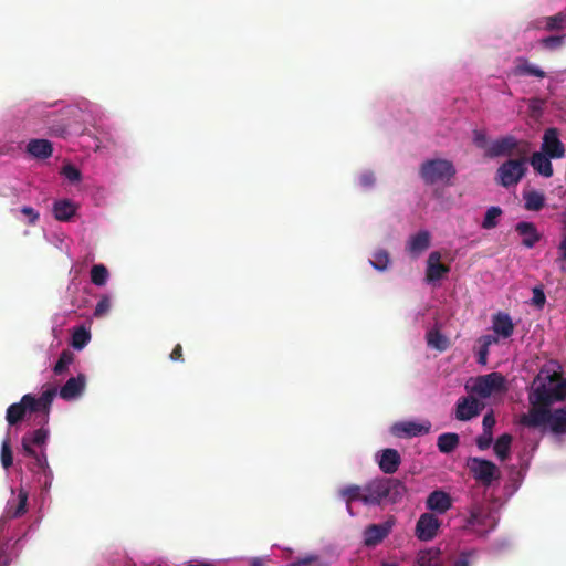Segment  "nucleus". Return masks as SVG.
I'll return each mask as SVG.
<instances>
[{
  "mask_svg": "<svg viewBox=\"0 0 566 566\" xmlns=\"http://www.w3.org/2000/svg\"><path fill=\"white\" fill-rule=\"evenodd\" d=\"M528 399L536 405L551 407L566 399V379L558 373L541 370L532 382Z\"/></svg>",
  "mask_w": 566,
  "mask_h": 566,
  "instance_id": "1",
  "label": "nucleus"
},
{
  "mask_svg": "<svg viewBox=\"0 0 566 566\" xmlns=\"http://www.w3.org/2000/svg\"><path fill=\"white\" fill-rule=\"evenodd\" d=\"M406 492L401 481L394 478L374 479L365 484L363 504L367 506L399 502Z\"/></svg>",
  "mask_w": 566,
  "mask_h": 566,
  "instance_id": "2",
  "label": "nucleus"
},
{
  "mask_svg": "<svg viewBox=\"0 0 566 566\" xmlns=\"http://www.w3.org/2000/svg\"><path fill=\"white\" fill-rule=\"evenodd\" d=\"M419 174L427 185L444 184L451 185V180L457 174L452 161L448 159H428L420 166Z\"/></svg>",
  "mask_w": 566,
  "mask_h": 566,
  "instance_id": "3",
  "label": "nucleus"
},
{
  "mask_svg": "<svg viewBox=\"0 0 566 566\" xmlns=\"http://www.w3.org/2000/svg\"><path fill=\"white\" fill-rule=\"evenodd\" d=\"M526 156L516 159H507L496 170L495 180L504 188L516 186L527 171Z\"/></svg>",
  "mask_w": 566,
  "mask_h": 566,
  "instance_id": "4",
  "label": "nucleus"
},
{
  "mask_svg": "<svg viewBox=\"0 0 566 566\" xmlns=\"http://www.w3.org/2000/svg\"><path fill=\"white\" fill-rule=\"evenodd\" d=\"M528 150V143L517 140L512 135H506L491 143L486 148L485 156L489 158L512 155L526 156Z\"/></svg>",
  "mask_w": 566,
  "mask_h": 566,
  "instance_id": "5",
  "label": "nucleus"
},
{
  "mask_svg": "<svg viewBox=\"0 0 566 566\" xmlns=\"http://www.w3.org/2000/svg\"><path fill=\"white\" fill-rule=\"evenodd\" d=\"M469 516L465 522V528L472 530L479 535L488 533L494 528L495 521L490 509L481 502H474L469 506Z\"/></svg>",
  "mask_w": 566,
  "mask_h": 566,
  "instance_id": "6",
  "label": "nucleus"
},
{
  "mask_svg": "<svg viewBox=\"0 0 566 566\" xmlns=\"http://www.w3.org/2000/svg\"><path fill=\"white\" fill-rule=\"evenodd\" d=\"M505 390V378L501 373L496 371L476 377L470 388L472 394L481 398H489L492 395L501 394Z\"/></svg>",
  "mask_w": 566,
  "mask_h": 566,
  "instance_id": "7",
  "label": "nucleus"
},
{
  "mask_svg": "<svg viewBox=\"0 0 566 566\" xmlns=\"http://www.w3.org/2000/svg\"><path fill=\"white\" fill-rule=\"evenodd\" d=\"M467 465L472 476L485 486L500 478L497 467L490 460L472 457L468 459Z\"/></svg>",
  "mask_w": 566,
  "mask_h": 566,
  "instance_id": "8",
  "label": "nucleus"
},
{
  "mask_svg": "<svg viewBox=\"0 0 566 566\" xmlns=\"http://www.w3.org/2000/svg\"><path fill=\"white\" fill-rule=\"evenodd\" d=\"M484 402L469 395L458 399L455 405V418L460 421H468L480 415L484 409Z\"/></svg>",
  "mask_w": 566,
  "mask_h": 566,
  "instance_id": "9",
  "label": "nucleus"
},
{
  "mask_svg": "<svg viewBox=\"0 0 566 566\" xmlns=\"http://www.w3.org/2000/svg\"><path fill=\"white\" fill-rule=\"evenodd\" d=\"M441 525L439 518L432 513H423L416 523L415 535L420 541H431L436 537Z\"/></svg>",
  "mask_w": 566,
  "mask_h": 566,
  "instance_id": "10",
  "label": "nucleus"
},
{
  "mask_svg": "<svg viewBox=\"0 0 566 566\" xmlns=\"http://www.w3.org/2000/svg\"><path fill=\"white\" fill-rule=\"evenodd\" d=\"M541 151L553 159L563 158L565 156V146L559 139L557 128H547L544 132Z\"/></svg>",
  "mask_w": 566,
  "mask_h": 566,
  "instance_id": "11",
  "label": "nucleus"
},
{
  "mask_svg": "<svg viewBox=\"0 0 566 566\" xmlns=\"http://www.w3.org/2000/svg\"><path fill=\"white\" fill-rule=\"evenodd\" d=\"M531 408L527 413H523L520 417V423L527 428H538L542 426H546L548 406L536 405L534 400L528 399Z\"/></svg>",
  "mask_w": 566,
  "mask_h": 566,
  "instance_id": "12",
  "label": "nucleus"
},
{
  "mask_svg": "<svg viewBox=\"0 0 566 566\" xmlns=\"http://www.w3.org/2000/svg\"><path fill=\"white\" fill-rule=\"evenodd\" d=\"M431 423L423 421L421 423L415 421H401L392 426L391 432L397 437L412 438L423 436L430 432Z\"/></svg>",
  "mask_w": 566,
  "mask_h": 566,
  "instance_id": "13",
  "label": "nucleus"
},
{
  "mask_svg": "<svg viewBox=\"0 0 566 566\" xmlns=\"http://www.w3.org/2000/svg\"><path fill=\"white\" fill-rule=\"evenodd\" d=\"M48 438L49 430L44 427L27 432L21 440L24 455H35L36 451L34 450V447H39L41 450H44Z\"/></svg>",
  "mask_w": 566,
  "mask_h": 566,
  "instance_id": "14",
  "label": "nucleus"
},
{
  "mask_svg": "<svg viewBox=\"0 0 566 566\" xmlns=\"http://www.w3.org/2000/svg\"><path fill=\"white\" fill-rule=\"evenodd\" d=\"M392 522L386 521L380 524H370L364 530V544L367 547H375L381 543L391 532Z\"/></svg>",
  "mask_w": 566,
  "mask_h": 566,
  "instance_id": "15",
  "label": "nucleus"
},
{
  "mask_svg": "<svg viewBox=\"0 0 566 566\" xmlns=\"http://www.w3.org/2000/svg\"><path fill=\"white\" fill-rule=\"evenodd\" d=\"M31 403H33V395L27 394L19 402L10 405L6 412V420L9 426H15L22 421L27 412H31Z\"/></svg>",
  "mask_w": 566,
  "mask_h": 566,
  "instance_id": "16",
  "label": "nucleus"
},
{
  "mask_svg": "<svg viewBox=\"0 0 566 566\" xmlns=\"http://www.w3.org/2000/svg\"><path fill=\"white\" fill-rule=\"evenodd\" d=\"M511 74L515 77L534 76L537 78L546 77V72L539 66L530 62L525 56H517L514 59V66Z\"/></svg>",
  "mask_w": 566,
  "mask_h": 566,
  "instance_id": "17",
  "label": "nucleus"
},
{
  "mask_svg": "<svg viewBox=\"0 0 566 566\" xmlns=\"http://www.w3.org/2000/svg\"><path fill=\"white\" fill-rule=\"evenodd\" d=\"M450 272V266L441 263V253L432 251L427 260L426 279L428 282L441 280Z\"/></svg>",
  "mask_w": 566,
  "mask_h": 566,
  "instance_id": "18",
  "label": "nucleus"
},
{
  "mask_svg": "<svg viewBox=\"0 0 566 566\" xmlns=\"http://www.w3.org/2000/svg\"><path fill=\"white\" fill-rule=\"evenodd\" d=\"M492 331L497 337L510 338L514 333V323L505 312H497L492 315Z\"/></svg>",
  "mask_w": 566,
  "mask_h": 566,
  "instance_id": "19",
  "label": "nucleus"
},
{
  "mask_svg": "<svg viewBox=\"0 0 566 566\" xmlns=\"http://www.w3.org/2000/svg\"><path fill=\"white\" fill-rule=\"evenodd\" d=\"M56 395V389L54 387L46 389L42 392L39 398L33 396V403L30 405L31 412H40L43 415V422L46 423L49 421V415L51 410V405Z\"/></svg>",
  "mask_w": 566,
  "mask_h": 566,
  "instance_id": "20",
  "label": "nucleus"
},
{
  "mask_svg": "<svg viewBox=\"0 0 566 566\" xmlns=\"http://www.w3.org/2000/svg\"><path fill=\"white\" fill-rule=\"evenodd\" d=\"M56 395V389L54 387L46 389L42 392L39 398L33 396V403L30 405L31 412H40L43 415V422L46 423L49 421V415L51 410V405Z\"/></svg>",
  "mask_w": 566,
  "mask_h": 566,
  "instance_id": "21",
  "label": "nucleus"
},
{
  "mask_svg": "<svg viewBox=\"0 0 566 566\" xmlns=\"http://www.w3.org/2000/svg\"><path fill=\"white\" fill-rule=\"evenodd\" d=\"M426 504L429 510L443 514L452 506V500L447 492L436 490L429 494Z\"/></svg>",
  "mask_w": 566,
  "mask_h": 566,
  "instance_id": "22",
  "label": "nucleus"
},
{
  "mask_svg": "<svg viewBox=\"0 0 566 566\" xmlns=\"http://www.w3.org/2000/svg\"><path fill=\"white\" fill-rule=\"evenodd\" d=\"M546 426L557 436L566 434V408L548 409Z\"/></svg>",
  "mask_w": 566,
  "mask_h": 566,
  "instance_id": "23",
  "label": "nucleus"
},
{
  "mask_svg": "<svg viewBox=\"0 0 566 566\" xmlns=\"http://www.w3.org/2000/svg\"><path fill=\"white\" fill-rule=\"evenodd\" d=\"M515 230L523 237L522 244L526 248H533L541 240V234L532 222L521 221L515 226Z\"/></svg>",
  "mask_w": 566,
  "mask_h": 566,
  "instance_id": "24",
  "label": "nucleus"
},
{
  "mask_svg": "<svg viewBox=\"0 0 566 566\" xmlns=\"http://www.w3.org/2000/svg\"><path fill=\"white\" fill-rule=\"evenodd\" d=\"M28 504V492L23 489L19 490L18 497L8 501L4 517L7 518H17L22 516L27 512Z\"/></svg>",
  "mask_w": 566,
  "mask_h": 566,
  "instance_id": "25",
  "label": "nucleus"
},
{
  "mask_svg": "<svg viewBox=\"0 0 566 566\" xmlns=\"http://www.w3.org/2000/svg\"><path fill=\"white\" fill-rule=\"evenodd\" d=\"M85 387V376L78 375L71 377L60 389V397L65 400L76 398L82 394Z\"/></svg>",
  "mask_w": 566,
  "mask_h": 566,
  "instance_id": "26",
  "label": "nucleus"
},
{
  "mask_svg": "<svg viewBox=\"0 0 566 566\" xmlns=\"http://www.w3.org/2000/svg\"><path fill=\"white\" fill-rule=\"evenodd\" d=\"M401 463L400 454L395 449H385L379 459V468L386 474L395 473Z\"/></svg>",
  "mask_w": 566,
  "mask_h": 566,
  "instance_id": "27",
  "label": "nucleus"
},
{
  "mask_svg": "<svg viewBox=\"0 0 566 566\" xmlns=\"http://www.w3.org/2000/svg\"><path fill=\"white\" fill-rule=\"evenodd\" d=\"M551 159L552 158L548 157L545 153L535 151L530 159V164L537 174L545 178H549L554 174Z\"/></svg>",
  "mask_w": 566,
  "mask_h": 566,
  "instance_id": "28",
  "label": "nucleus"
},
{
  "mask_svg": "<svg viewBox=\"0 0 566 566\" xmlns=\"http://www.w3.org/2000/svg\"><path fill=\"white\" fill-rule=\"evenodd\" d=\"M339 496L346 502L347 512L350 515H354L352 510V503L355 501H360L363 503V499L365 495V485H356L350 484L339 490Z\"/></svg>",
  "mask_w": 566,
  "mask_h": 566,
  "instance_id": "29",
  "label": "nucleus"
},
{
  "mask_svg": "<svg viewBox=\"0 0 566 566\" xmlns=\"http://www.w3.org/2000/svg\"><path fill=\"white\" fill-rule=\"evenodd\" d=\"M28 153L38 159H46L52 156V143L48 139H31L27 146Z\"/></svg>",
  "mask_w": 566,
  "mask_h": 566,
  "instance_id": "30",
  "label": "nucleus"
},
{
  "mask_svg": "<svg viewBox=\"0 0 566 566\" xmlns=\"http://www.w3.org/2000/svg\"><path fill=\"white\" fill-rule=\"evenodd\" d=\"M413 566H443L441 551L434 547L420 551Z\"/></svg>",
  "mask_w": 566,
  "mask_h": 566,
  "instance_id": "31",
  "label": "nucleus"
},
{
  "mask_svg": "<svg viewBox=\"0 0 566 566\" xmlns=\"http://www.w3.org/2000/svg\"><path fill=\"white\" fill-rule=\"evenodd\" d=\"M430 245V233L428 231H419L408 241V251L413 255H419Z\"/></svg>",
  "mask_w": 566,
  "mask_h": 566,
  "instance_id": "32",
  "label": "nucleus"
},
{
  "mask_svg": "<svg viewBox=\"0 0 566 566\" xmlns=\"http://www.w3.org/2000/svg\"><path fill=\"white\" fill-rule=\"evenodd\" d=\"M75 211V206L70 200H59L53 205V214L59 221H69Z\"/></svg>",
  "mask_w": 566,
  "mask_h": 566,
  "instance_id": "33",
  "label": "nucleus"
},
{
  "mask_svg": "<svg viewBox=\"0 0 566 566\" xmlns=\"http://www.w3.org/2000/svg\"><path fill=\"white\" fill-rule=\"evenodd\" d=\"M28 457L32 459V461L29 463L28 468L33 473H42L44 475H48L51 473L45 450L35 452V455H28Z\"/></svg>",
  "mask_w": 566,
  "mask_h": 566,
  "instance_id": "34",
  "label": "nucleus"
},
{
  "mask_svg": "<svg viewBox=\"0 0 566 566\" xmlns=\"http://www.w3.org/2000/svg\"><path fill=\"white\" fill-rule=\"evenodd\" d=\"M460 443L458 433L447 432L438 437L437 446L440 452L451 453L457 449Z\"/></svg>",
  "mask_w": 566,
  "mask_h": 566,
  "instance_id": "35",
  "label": "nucleus"
},
{
  "mask_svg": "<svg viewBox=\"0 0 566 566\" xmlns=\"http://www.w3.org/2000/svg\"><path fill=\"white\" fill-rule=\"evenodd\" d=\"M523 199L525 201L524 207L528 211H539L545 206V196L536 190L524 192Z\"/></svg>",
  "mask_w": 566,
  "mask_h": 566,
  "instance_id": "36",
  "label": "nucleus"
},
{
  "mask_svg": "<svg viewBox=\"0 0 566 566\" xmlns=\"http://www.w3.org/2000/svg\"><path fill=\"white\" fill-rule=\"evenodd\" d=\"M512 443V436L509 433H503L497 438L494 443V452L499 457L500 460H505L509 457L510 449Z\"/></svg>",
  "mask_w": 566,
  "mask_h": 566,
  "instance_id": "37",
  "label": "nucleus"
},
{
  "mask_svg": "<svg viewBox=\"0 0 566 566\" xmlns=\"http://www.w3.org/2000/svg\"><path fill=\"white\" fill-rule=\"evenodd\" d=\"M109 277L107 268L104 264H94L91 269V282L96 286H104Z\"/></svg>",
  "mask_w": 566,
  "mask_h": 566,
  "instance_id": "38",
  "label": "nucleus"
},
{
  "mask_svg": "<svg viewBox=\"0 0 566 566\" xmlns=\"http://www.w3.org/2000/svg\"><path fill=\"white\" fill-rule=\"evenodd\" d=\"M74 360V354L69 350V349H64L62 350L54 368H53V371L55 375H62L64 374L69 366L73 363Z\"/></svg>",
  "mask_w": 566,
  "mask_h": 566,
  "instance_id": "39",
  "label": "nucleus"
},
{
  "mask_svg": "<svg viewBox=\"0 0 566 566\" xmlns=\"http://www.w3.org/2000/svg\"><path fill=\"white\" fill-rule=\"evenodd\" d=\"M502 214V209L500 207H490L484 216V219L482 221V228L490 230L497 226V219Z\"/></svg>",
  "mask_w": 566,
  "mask_h": 566,
  "instance_id": "40",
  "label": "nucleus"
},
{
  "mask_svg": "<svg viewBox=\"0 0 566 566\" xmlns=\"http://www.w3.org/2000/svg\"><path fill=\"white\" fill-rule=\"evenodd\" d=\"M91 339V334L88 331H86L84 327H78L74 331L73 335H72V342H71V345L75 348V349H82L84 348L87 343L90 342Z\"/></svg>",
  "mask_w": 566,
  "mask_h": 566,
  "instance_id": "41",
  "label": "nucleus"
},
{
  "mask_svg": "<svg viewBox=\"0 0 566 566\" xmlns=\"http://www.w3.org/2000/svg\"><path fill=\"white\" fill-rule=\"evenodd\" d=\"M566 23V13L559 12L555 15L545 18L544 29L546 31H559Z\"/></svg>",
  "mask_w": 566,
  "mask_h": 566,
  "instance_id": "42",
  "label": "nucleus"
},
{
  "mask_svg": "<svg viewBox=\"0 0 566 566\" xmlns=\"http://www.w3.org/2000/svg\"><path fill=\"white\" fill-rule=\"evenodd\" d=\"M427 343L433 348L444 350L447 348L448 342L447 338L438 329H431L427 333Z\"/></svg>",
  "mask_w": 566,
  "mask_h": 566,
  "instance_id": "43",
  "label": "nucleus"
},
{
  "mask_svg": "<svg viewBox=\"0 0 566 566\" xmlns=\"http://www.w3.org/2000/svg\"><path fill=\"white\" fill-rule=\"evenodd\" d=\"M389 262V254L385 250H379L375 252L373 259L370 260L371 265L379 271L386 270L388 268Z\"/></svg>",
  "mask_w": 566,
  "mask_h": 566,
  "instance_id": "44",
  "label": "nucleus"
},
{
  "mask_svg": "<svg viewBox=\"0 0 566 566\" xmlns=\"http://www.w3.org/2000/svg\"><path fill=\"white\" fill-rule=\"evenodd\" d=\"M1 464L4 469H9L13 464V454L9 438L4 439L1 444Z\"/></svg>",
  "mask_w": 566,
  "mask_h": 566,
  "instance_id": "45",
  "label": "nucleus"
},
{
  "mask_svg": "<svg viewBox=\"0 0 566 566\" xmlns=\"http://www.w3.org/2000/svg\"><path fill=\"white\" fill-rule=\"evenodd\" d=\"M564 43V36L563 35H551L543 38L541 40V44L548 49V50H555L563 45Z\"/></svg>",
  "mask_w": 566,
  "mask_h": 566,
  "instance_id": "46",
  "label": "nucleus"
},
{
  "mask_svg": "<svg viewBox=\"0 0 566 566\" xmlns=\"http://www.w3.org/2000/svg\"><path fill=\"white\" fill-rule=\"evenodd\" d=\"M63 176L71 182L81 180V171L73 165H66L62 168Z\"/></svg>",
  "mask_w": 566,
  "mask_h": 566,
  "instance_id": "47",
  "label": "nucleus"
},
{
  "mask_svg": "<svg viewBox=\"0 0 566 566\" xmlns=\"http://www.w3.org/2000/svg\"><path fill=\"white\" fill-rule=\"evenodd\" d=\"M473 143L478 148L485 149L490 146L488 144V136L484 130H473Z\"/></svg>",
  "mask_w": 566,
  "mask_h": 566,
  "instance_id": "48",
  "label": "nucleus"
},
{
  "mask_svg": "<svg viewBox=\"0 0 566 566\" xmlns=\"http://www.w3.org/2000/svg\"><path fill=\"white\" fill-rule=\"evenodd\" d=\"M111 308V301L108 296H102L101 300L97 302L94 315L96 317L104 316Z\"/></svg>",
  "mask_w": 566,
  "mask_h": 566,
  "instance_id": "49",
  "label": "nucleus"
},
{
  "mask_svg": "<svg viewBox=\"0 0 566 566\" xmlns=\"http://www.w3.org/2000/svg\"><path fill=\"white\" fill-rule=\"evenodd\" d=\"M493 441V432L483 431L480 436L476 437V446L480 450H486L490 448Z\"/></svg>",
  "mask_w": 566,
  "mask_h": 566,
  "instance_id": "50",
  "label": "nucleus"
},
{
  "mask_svg": "<svg viewBox=\"0 0 566 566\" xmlns=\"http://www.w3.org/2000/svg\"><path fill=\"white\" fill-rule=\"evenodd\" d=\"M546 302V296L542 287H534L533 289V298L532 303L538 308H542Z\"/></svg>",
  "mask_w": 566,
  "mask_h": 566,
  "instance_id": "51",
  "label": "nucleus"
},
{
  "mask_svg": "<svg viewBox=\"0 0 566 566\" xmlns=\"http://www.w3.org/2000/svg\"><path fill=\"white\" fill-rule=\"evenodd\" d=\"M474 552H462L452 566H470Z\"/></svg>",
  "mask_w": 566,
  "mask_h": 566,
  "instance_id": "52",
  "label": "nucleus"
},
{
  "mask_svg": "<svg viewBox=\"0 0 566 566\" xmlns=\"http://www.w3.org/2000/svg\"><path fill=\"white\" fill-rule=\"evenodd\" d=\"M495 422L496 421H495L493 411L485 413L483 417V420H482L483 431L492 432L493 427L495 426Z\"/></svg>",
  "mask_w": 566,
  "mask_h": 566,
  "instance_id": "53",
  "label": "nucleus"
},
{
  "mask_svg": "<svg viewBox=\"0 0 566 566\" xmlns=\"http://www.w3.org/2000/svg\"><path fill=\"white\" fill-rule=\"evenodd\" d=\"M21 213L29 218V224H35L40 218L39 213L32 207H22Z\"/></svg>",
  "mask_w": 566,
  "mask_h": 566,
  "instance_id": "54",
  "label": "nucleus"
},
{
  "mask_svg": "<svg viewBox=\"0 0 566 566\" xmlns=\"http://www.w3.org/2000/svg\"><path fill=\"white\" fill-rule=\"evenodd\" d=\"M375 176L371 171H367V172H364L360 175L359 177V184L364 187V188H369L371 187L374 184H375Z\"/></svg>",
  "mask_w": 566,
  "mask_h": 566,
  "instance_id": "55",
  "label": "nucleus"
},
{
  "mask_svg": "<svg viewBox=\"0 0 566 566\" xmlns=\"http://www.w3.org/2000/svg\"><path fill=\"white\" fill-rule=\"evenodd\" d=\"M51 135L56 137H65L67 135V127L64 124L53 125L50 127Z\"/></svg>",
  "mask_w": 566,
  "mask_h": 566,
  "instance_id": "56",
  "label": "nucleus"
},
{
  "mask_svg": "<svg viewBox=\"0 0 566 566\" xmlns=\"http://www.w3.org/2000/svg\"><path fill=\"white\" fill-rule=\"evenodd\" d=\"M495 343H497V336H495V335H483L479 338V344L481 346H485L489 348L492 344H495Z\"/></svg>",
  "mask_w": 566,
  "mask_h": 566,
  "instance_id": "57",
  "label": "nucleus"
},
{
  "mask_svg": "<svg viewBox=\"0 0 566 566\" xmlns=\"http://www.w3.org/2000/svg\"><path fill=\"white\" fill-rule=\"evenodd\" d=\"M488 355H489V347L480 345V348L478 350V363L483 366L486 365Z\"/></svg>",
  "mask_w": 566,
  "mask_h": 566,
  "instance_id": "58",
  "label": "nucleus"
},
{
  "mask_svg": "<svg viewBox=\"0 0 566 566\" xmlns=\"http://www.w3.org/2000/svg\"><path fill=\"white\" fill-rule=\"evenodd\" d=\"M318 560L317 555H308L295 563L292 564V566H310L312 563Z\"/></svg>",
  "mask_w": 566,
  "mask_h": 566,
  "instance_id": "59",
  "label": "nucleus"
},
{
  "mask_svg": "<svg viewBox=\"0 0 566 566\" xmlns=\"http://www.w3.org/2000/svg\"><path fill=\"white\" fill-rule=\"evenodd\" d=\"M170 359L174 360V361H181L184 360L182 358V347L180 344H177L175 346V348L172 349L171 354H170Z\"/></svg>",
  "mask_w": 566,
  "mask_h": 566,
  "instance_id": "60",
  "label": "nucleus"
},
{
  "mask_svg": "<svg viewBox=\"0 0 566 566\" xmlns=\"http://www.w3.org/2000/svg\"><path fill=\"white\" fill-rule=\"evenodd\" d=\"M558 249L560 251V258L566 261V235L562 240Z\"/></svg>",
  "mask_w": 566,
  "mask_h": 566,
  "instance_id": "61",
  "label": "nucleus"
},
{
  "mask_svg": "<svg viewBox=\"0 0 566 566\" xmlns=\"http://www.w3.org/2000/svg\"><path fill=\"white\" fill-rule=\"evenodd\" d=\"M250 566H264V560L260 557H254L251 559Z\"/></svg>",
  "mask_w": 566,
  "mask_h": 566,
  "instance_id": "62",
  "label": "nucleus"
},
{
  "mask_svg": "<svg viewBox=\"0 0 566 566\" xmlns=\"http://www.w3.org/2000/svg\"><path fill=\"white\" fill-rule=\"evenodd\" d=\"M380 566H397V565L394 563H382Z\"/></svg>",
  "mask_w": 566,
  "mask_h": 566,
  "instance_id": "63",
  "label": "nucleus"
}]
</instances>
